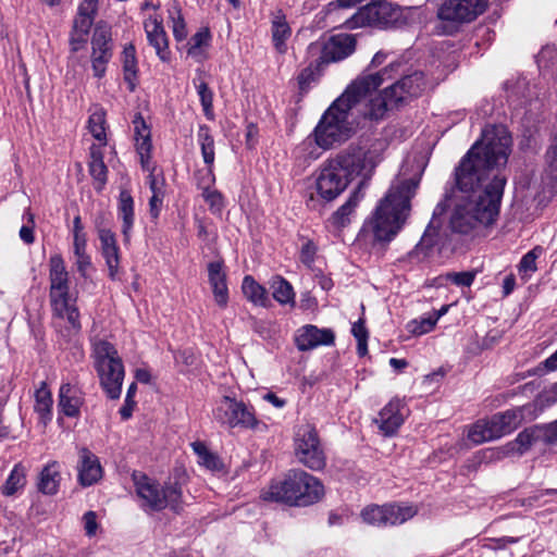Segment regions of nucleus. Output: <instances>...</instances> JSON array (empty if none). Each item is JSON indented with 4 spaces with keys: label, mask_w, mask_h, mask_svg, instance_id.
Instances as JSON below:
<instances>
[{
    "label": "nucleus",
    "mask_w": 557,
    "mask_h": 557,
    "mask_svg": "<svg viewBox=\"0 0 557 557\" xmlns=\"http://www.w3.org/2000/svg\"><path fill=\"white\" fill-rule=\"evenodd\" d=\"M511 145V136L504 125H487L461 159L455 177L465 196L451 212L453 232L476 234L495 222L506 185L500 169L507 164Z\"/></svg>",
    "instance_id": "obj_1"
},
{
    "label": "nucleus",
    "mask_w": 557,
    "mask_h": 557,
    "mask_svg": "<svg viewBox=\"0 0 557 557\" xmlns=\"http://www.w3.org/2000/svg\"><path fill=\"white\" fill-rule=\"evenodd\" d=\"M394 64L376 73H363L358 76L322 115L313 131L314 141L323 149L341 145L351 137L360 120L380 121L385 116V102L377 99L368 102L371 91H375L385 78H392L389 72Z\"/></svg>",
    "instance_id": "obj_2"
},
{
    "label": "nucleus",
    "mask_w": 557,
    "mask_h": 557,
    "mask_svg": "<svg viewBox=\"0 0 557 557\" xmlns=\"http://www.w3.org/2000/svg\"><path fill=\"white\" fill-rule=\"evenodd\" d=\"M419 181L418 177L397 181L380 201L366 224L376 240L389 242L399 232L409 215L410 200L416 194Z\"/></svg>",
    "instance_id": "obj_3"
},
{
    "label": "nucleus",
    "mask_w": 557,
    "mask_h": 557,
    "mask_svg": "<svg viewBox=\"0 0 557 557\" xmlns=\"http://www.w3.org/2000/svg\"><path fill=\"white\" fill-rule=\"evenodd\" d=\"M324 494L322 483L305 471H292L284 480L272 483L261 497L264 500L281 502L292 506H309L319 502Z\"/></svg>",
    "instance_id": "obj_4"
},
{
    "label": "nucleus",
    "mask_w": 557,
    "mask_h": 557,
    "mask_svg": "<svg viewBox=\"0 0 557 557\" xmlns=\"http://www.w3.org/2000/svg\"><path fill=\"white\" fill-rule=\"evenodd\" d=\"M92 356L102 388L110 398L117 399L125 373L117 350L111 343L97 339L92 343Z\"/></svg>",
    "instance_id": "obj_5"
},
{
    "label": "nucleus",
    "mask_w": 557,
    "mask_h": 557,
    "mask_svg": "<svg viewBox=\"0 0 557 557\" xmlns=\"http://www.w3.org/2000/svg\"><path fill=\"white\" fill-rule=\"evenodd\" d=\"M136 494L145 509L161 511L170 507L174 511L182 508V487L178 483L161 486L145 474H134Z\"/></svg>",
    "instance_id": "obj_6"
},
{
    "label": "nucleus",
    "mask_w": 557,
    "mask_h": 557,
    "mask_svg": "<svg viewBox=\"0 0 557 557\" xmlns=\"http://www.w3.org/2000/svg\"><path fill=\"white\" fill-rule=\"evenodd\" d=\"M333 161L339 163V169L349 182L356 177L368 181L373 175L376 165L381 161V157L370 145L362 143L349 145L333 158Z\"/></svg>",
    "instance_id": "obj_7"
},
{
    "label": "nucleus",
    "mask_w": 557,
    "mask_h": 557,
    "mask_svg": "<svg viewBox=\"0 0 557 557\" xmlns=\"http://www.w3.org/2000/svg\"><path fill=\"white\" fill-rule=\"evenodd\" d=\"M486 7L487 0H445L437 11V33L454 34L460 24L472 22Z\"/></svg>",
    "instance_id": "obj_8"
},
{
    "label": "nucleus",
    "mask_w": 557,
    "mask_h": 557,
    "mask_svg": "<svg viewBox=\"0 0 557 557\" xmlns=\"http://www.w3.org/2000/svg\"><path fill=\"white\" fill-rule=\"evenodd\" d=\"M212 417L220 425L230 429L257 430L260 425L251 405L230 396H223L215 404Z\"/></svg>",
    "instance_id": "obj_9"
},
{
    "label": "nucleus",
    "mask_w": 557,
    "mask_h": 557,
    "mask_svg": "<svg viewBox=\"0 0 557 557\" xmlns=\"http://www.w3.org/2000/svg\"><path fill=\"white\" fill-rule=\"evenodd\" d=\"M403 21L400 7L387 1H374L360 8L347 23L349 28L364 26L387 28L398 26Z\"/></svg>",
    "instance_id": "obj_10"
},
{
    "label": "nucleus",
    "mask_w": 557,
    "mask_h": 557,
    "mask_svg": "<svg viewBox=\"0 0 557 557\" xmlns=\"http://www.w3.org/2000/svg\"><path fill=\"white\" fill-rule=\"evenodd\" d=\"M426 87V79L423 72L412 71L399 78L389 87L385 88L381 94L373 95L370 92L368 102H374L382 99L385 102V113L389 107L397 106L409 99L417 98L422 95Z\"/></svg>",
    "instance_id": "obj_11"
},
{
    "label": "nucleus",
    "mask_w": 557,
    "mask_h": 557,
    "mask_svg": "<svg viewBox=\"0 0 557 557\" xmlns=\"http://www.w3.org/2000/svg\"><path fill=\"white\" fill-rule=\"evenodd\" d=\"M294 446L297 459L307 468L321 470L325 467L324 448L314 425H299L294 436Z\"/></svg>",
    "instance_id": "obj_12"
},
{
    "label": "nucleus",
    "mask_w": 557,
    "mask_h": 557,
    "mask_svg": "<svg viewBox=\"0 0 557 557\" xmlns=\"http://www.w3.org/2000/svg\"><path fill=\"white\" fill-rule=\"evenodd\" d=\"M550 432L549 423L524 429L513 441L493 449L492 457L500 460L507 457L522 456L537 442L555 444Z\"/></svg>",
    "instance_id": "obj_13"
},
{
    "label": "nucleus",
    "mask_w": 557,
    "mask_h": 557,
    "mask_svg": "<svg viewBox=\"0 0 557 557\" xmlns=\"http://www.w3.org/2000/svg\"><path fill=\"white\" fill-rule=\"evenodd\" d=\"M338 165V162L330 159L321 166L318 173L315 189L318 195L326 201H332L338 197L349 184V180Z\"/></svg>",
    "instance_id": "obj_14"
},
{
    "label": "nucleus",
    "mask_w": 557,
    "mask_h": 557,
    "mask_svg": "<svg viewBox=\"0 0 557 557\" xmlns=\"http://www.w3.org/2000/svg\"><path fill=\"white\" fill-rule=\"evenodd\" d=\"M356 48V39L349 34H338L323 42H312L308 47V53L315 55L321 53L320 63L341 61L350 55Z\"/></svg>",
    "instance_id": "obj_15"
},
{
    "label": "nucleus",
    "mask_w": 557,
    "mask_h": 557,
    "mask_svg": "<svg viewBox=\"0 0 557 557\" xmlns=\"http://www.w3.org/2000/svg\"><path fill=\"white\" fill-rule=\"evenodd\" d=\"M112 58L111 30L104 23H98L91 38V67L94 76H104L107 65Z\"/></svg>",
    "instance_id": "obj_16"
},
{
    "label": "nucleus",
    "mask_w": 557,
    "mask_h": 557,
    "mask_svg": "<svg viewBox=\"0 0 557 557\" xmlns=\"http://www.w3.org/2000/svg\"><path fill=\"white\" fill-rule=\"evenodd\" d=\"M50 301L59 308H65V299L70 297V276L61 255L49 259Z\"/></svg>",
    "instance_id": "obj_17"
},
{
    "label": "nucleus",
    "mask_w": 557,
    "mask_h": 557,
    "mask_svg": "<svg viewBox=\"0 0 557 557\" xmlns=\"http://www.w3.org/2000/svg\"><path fill=\"white\" fill-rule=\"evenodd\" d=\"M98 9V0H83L73 22L70 42L73 51L81 49L92 26Z\"/></svg>",
    "instance_id": "obj_18"
},
{
    "label": "nucleus",
    "mask_w": 557,
    "mask_h": 557,
    "mask_svg": "<svg viewBox=\"0 0 557 557\" xmlns=\"http://www.w3.org/2000/svg\"><path fill=\"white\" fill-rule=\"evenodd\" d=\"M407 413L408 410L405 401L399 398H393L381 409L374 422L383 435L392 436L401 426Z\"/></svg>",
    "instance_id": "obj_19"
},
{
    "label": "nucleus",
    "mask_w": 557,
    "mask_h": 557,
    "mask_svg": "<svg viewBox=\"0 0 557 557\" xmlns=\"http://www.w3.org/2000/svg\"><path fill=\"white\" fill-rule=\"evenodd\" d=\"M150 169H143L148 173L147 183L151 191L149 199V213L152 219H158L163 208L164 198L166 195V181L162 171H158L153 162L149 163Z\"/></svg>",
    "instance_id": "obj_20"
},
{
    "label": "nucleus",
    "mask_w": 557,
    "mask_h": 557,
    "mask_svg": "<svg viewBox=\"0 0 557 557\" xmlns=\"http://www.w3.org/2000/svg\"><path fill=\"white\" fill-rule=\"evenodd\" d=\"M532 406L525 405L508 409L490 418L497 438L515 431L525 419V412H531Z\"/></svg>",
    "instance_id": "obj_21"
},
{
    "label": "nucleus",
    "mask_w": 557,
    "mask_h": 557,
    "mask_svg": "<svg viewBox=\"0 0 557 557\" xmlns=\"http://www.w3.org/2000/svg\"><path fill=\"white\" fill-rule=\"evenodd\" d=\"M144 28L146 32L149 44L154 48L157 55L163 62L170 60L171 52L169 49V40L166 33L163 28L162 22L157 17H148L144 22Z\"/></svg>",
    "instance_id": "obj_22"
},
{
    "label": "nucleus",
    "mask_w": 557,
    "mask_h": 557,
    "mask_svg": "<svg viewBox=\"0 0 557 557\" xmlns=\"http://www.w3.org/2000/svg\"><path fill=\"white\" fill-rule=\"evenodd\" d=\"M207 270L214 300L219 307L225 308L228 301V289L224 263L221 260L209 262Z\"/></svg>",
    "instance_id": "obj_23"
},
{
    "label": "nucleus",
    "mask_w": 557,
    "mask_h": 557,
    "mask_svg": "<svg viewBox=\"0 0 557 557\" xmlns=\"http://www.w3.org/2000/svg\"><path fill=\"white\" fill-rule=\"evenodd\" d=\"M297 348L301 351L313 349L320 345H331L334 334L331 330H320L314 325H306L296 335Z\"/></svg>",
    "instance_id": "obj_24"
},
{
    "label": "nucleus",
    "mask_w": 557,
    "mask_h": 557,
    "mask_svg": "<svg viewBox=\"0 0 557 557\" xmlns=\"http://www.w3.org/2000/svg\"><path fill=\"white\" fill-rule=\"evenodd\" d=\"M133 124L136 141V151L139 156L141 168L150 169V152L152 149L150 127L147 125L146 121L140 114L135 115Z\"/></svg>",
    "instance_id": "obj_25"
},
{
    "label": "nucleus",
    "mask_w": 557,
    "mask_h": 557,
    "mask_svg": "<svg viewBox=\"0 0 557 557\" xmlns=\"http://www.w3.org/2000/svg\"><path fill=\"white\" fill-rule=\"evenodd\" d=\"M292 36V28L285 13L278 9L271 13V38L274 49L280 54L287 51V40Z\"/></svg>",
    "instance_id": "obj_26"
},
{
    "label": "nucleus",
    "mask_w": 557,
    "mask_h": 557,
    "mask_svg": "<svg viewBox=\"0 0 557 557\" xmlns=\"http://www.w3.org/2000/svg\"><path fill=\"white\" fill-rule=\"evenodd\" d=\"M78 480L83 486H90L102 476V468L98 458L87 448L79 450Z\"/></svg>",
    "instance_id": "obj_27"
},
{
    "label": "nucleus",
    "mask_w": 557,
    "mask_h": 557,
    "mask_svg": "<svg viewBox=\"0 0 557 557\" xmlns=\"http://www.w3.org/2000/svg\"><path fill=\"white\" fill-rule=\"evenodd\" d=\"M52 394L47 383L41 381L34 392V411L42 426H46L52 419Z\"/></svg>",
    "instance_id": "obj_28"
},
{
    "label": "nucleus",
    "mask_w": 557,
    "mask_h": 557,
    "mask_svg": "<svg viewBox=\"0 0 557 557\" xmlns=\"http://www.w3.org/2000/svg\"><path fill=\"white\" fill-rule=\"evenodd\" d=\"M83 405L81 391L69 384H62L59 391V407L66 417H77Z\"/></svg>",
    "instance_id": "obj_29"
},
{
    "label": "nucleus",
    "mask_w": 557,
    "mask_h": 557,
    "mask_svg": "<svg viewBox=\"0 0 557 557\" xmlns=\"http://www.w3.org/2000/svg\"><path fill=\"white\" fill-rule=\"evenodd\" d=\"M102 149L103 148H101V146H96V144H94L90 147V160L88 163L89 174L91 175L95 188L98 191H101L103 186L106 185L108 174V169L103 161Z\"/></svg>",
    "instance_id": "obj_30"
},
{
    "label": "nucleus",
    "mask_w": 557,
    "mask_h": 557,
    "mask_svg": "<svg viewBox=\"0 0 557 557\" xmlns=\"http://www.w3.org/2000/svg\"><path fill=\"white\" fill-rule=\"evenodd\" d=\"M117 210L119 216L122 220L121 231L124 236V242L127 243L131 238V232L134 225V200L126 189L120 193Z\"/></svg>",
    "instance_id": "obj_31"
},
{
    "label": "nucleus",
    "mask_w": 557,
    "mask_h": 557,
    "mask_svg": "<svg viewBox=\"0 0 557 557\" xmlns=\"http://www.w3.org/2000/svg\"><path fill=\"white\" fill-rule=\"evenodd\" d=\"M214 182L212 169H207L198 185L202 188V197L213 213H220L224 208L223 196L216 189H210Z\"/></svg>",
    "instance_id": "obj_32"
},
{
    "label": "nucleus",
    "mask_w": 557,
    "mask_h": 557,
    "mask_svg": "<svg viewBox=\"0 0 557 557\" xmlns=\"http://www.w3.org/2000/svg\"><path fill=\"white\" fill-rule=\"evenodd\" d=\"M242 290L248 301L259 307H268L270 298L267 289L260 285L251 275L243 278Z\"/></svg>",
    "instance_id": "obj_33"
},
{
    "label": "nucleus",
    "mask_w": 557,
    "mask_h": 557,
    "mask_svg": "<svg viewBox=\"0 0 557 557\" xmlns=\"http://www.w3.org/2000/svg\"><path fill=\"white\" fill-rule=\"evenodd\" d=\"M60 480L59 465L53 461L41 470L37 484L38 490L44 494L53 495L59 490Z\"/></svg>",
    "instance_id": "obj_34"
},
{
    "label": "nucleus",
    "mask_w": 557,
    "mask_h": 557,
    "mask_svg": "<svg viewBox=\"0 0 557 557\" xmlns=\"http://www.w3.org/2000/svg\"><path fill=\"white\" fill-rule=\"evenodd\" d=\"M121 62L123 65L124 79L128 84L129 90L133 91L136 87L138 73L136 49L134 45L129 44L125 46L122 52Z\"/></svg>",
    "instance_id": "obj_35"
},
{
    "label": "nucleus",
    "mask_w": 557,
    "mask_h": 557,
    "mask_svg": "<svg viewBox=\"0 0 557 557\" xmlns=\"http://www.w3.org/2000/svg\"><path fill=\"white\" fill-rule=\"evenodd\" d=\"M273 298L281 305H294L295 293L293 286L282 276H274L270 282Z\"/></svg>",
    "instance_id": "obj_36"
},
{
    "label": "nucleus",
    "mask_w": 557,
    "mask_h": 557,
    "mask_svg": "<svg viewBox=\"0 0 557 557\" xmlns=\"http://www.w3.org/2000/svg\"><path fill=\"white\" fill-rule=\"evenodd\" d=\"M542 180L552 189H557V133L546 152V166Z\"/></svg>",
    "instance_id": "obj_37"
},
{
    "label": "nucleus",
    "mask_w": 557,
    "mask_h": 557,
    "mask_svg": "<svg viewBox=\"0 0 557 557\" xmlns=\"http://www.w3.org/2000/svg\"><path fill=\"white\" fill-rule=\"evenodd\" d=\"M468 438L473 444H482L488 441L497 440V435L492 428V422L487 420H479L468 431Z\"/></svg>",
    "instance_id": "obj_38"
},
{
    "label": "nucleus",
    "mask_w": 557,
    "mask_h": 557,
    "mask_svg": "<svg viewBox=\"0 0 557 557\" xmlns=\"http://www.w3.org/2000/svg\"><path fill=\"white\" fill-rule=\"evenodd\" d=\"M210 33L208 29L197 32L188 42L187 54L196 62H202L206 58L205 48L209 46Z\"/></svg>",
    "instance_id": "obj_39"
},
{
    "label": "nucleus",
    "mask_w": 557,
    "mask_h": 557,
    "mask_svg": "<svg viewBox=\"0 0 557 557\" xmlns=\"http://www.w3.org/2000/svg\"><path fill=\"white\" fill-rule=\"evenodd\" d=\"M88 129L96 140L99 141L97 146L103 148L107 145L106 134V112L101 108H97L88 119Z\"/></svg>",
    "instance_id": "obj_40"
},
{
    "label": "nucleus",
    "mask_w": 557,
    "mask_h": 557,
    "mask_svg": "<svg viewBox=\"0 0 557 557\" xmlns=\"http://www.w3.org/2000/svg\"><path fill=\"white\" fill-rule=\"evenodd\" d=\"M193 83L199 96L206 117L212 120L214 117L212 90L209 88L206 81L201 77V73H199L198 76L194 78Z\"/></svg>",
    "instance_id": "obj_41"
},
{
    "label": "nucleus",
    "mask_w": 557,
    "mask_h": 557,
    "mask_svg": "<svg viewBox=\"0 0 557 557\" xmlns=\"http://www.w3.org/2000/svg\"><path fill=\"white\" fill-rule=\"evenodd\" d=\"M385 524L396 525L406 522L416 516L417 509L412 506L385 505Z\"/></svg>",
    "instance_id": "obj_42"
},
{
    "label": "nucleus",
    "mask_w": 557,
    "mask_h": 557,
    "mask_svg": "<svg viewBox=\"0 0 557 557\" xmlns=\"http://www.w3.org/2000/svg\"><path fill=\"white\" fill-rule=\"evenodd\" d=\"M198 143L200 145L203 162L211 169L214 162V139L207 126H200L198 131Z\"/></svg>",
    "instance_id": "obj_43"
},
{
    "label": "nucleus",
    "mask_w": 557,
    "mask_h": 557,
    "mask_svg": "<svg viewBox=\"0 0 557 557\" xmlns=\"http://www.w3.org/2000/svg\"><path fill=\"white\" fill-rule=\"evenodd\" d=\"M26 484L25 468L23 466L15 465L10 475L5 480L2 486V493L5 496H12L17 491L22 490Z\"/></svg>",
    "instance_id": "obj_44"
},
{
    "label": "nucleus",
    "mask_w": 557,
    "mask_h": 557,
    "mask_svg": "<svg viewBox=\"0 0 557 557\" xmlns=\"http://www.w3.org/2000/svg\"><path fill=\"white\" fill-rule=\"evenodd\" d=\"M361 197L360 191H355L349 199L334 212L332 220L336 226L343 227L349 222L348 218L359 203Z\"/></svg>",
    "instance_id": "obj_45"
},
{
    "label": "nucleus",
    "mask_w": 557,
    "mask_h": 557,
    "mask_svg": "<svg viewBox=\"0 0 557 557\" xmlns=\"http://www.w3.org/2000/svg\"><path fill=\"white\" fill-rule=\"evenodd\" d=\"M543 252L544 249L541 246H536L522 257L518 267L519 274L522 280H529L537 270L536 259L541 257Z\"/></svg>",
    "instance_id": "obj_46"
},
{
    "label": "nucleus",
    "mask_w": 557,
    "mask_h": 557,
    "mask_svg": "<svg viewBox=\"0 0 557 557\" xmlns=\"http://www.w3.org/2000/svg\"><path fill=\"white\" fill-rule=\"evenodd\" d=\"M191 448L198 456L199 463L205 466L207 469L219 470L222 467L220 458L215 454L211 453L205 443L194 442L191 443Z\"/></svg>",
    "instance_id": "obj_47"
},
{
    "label": "nucleus",
    "mask_w": 557,
    "mask_h": 557,
    "mask_svg": "<svg viewBox=\"0 0 557 557\" xmlns=\"http://www.w3.org/2000/svg\"><path fill=\"white\" fill-rule=\"evenodd\" d=\"M172 21V30L176 40L181 41L186 38L187 29L181 8L178 5L172 7L169 11Z\"/></svg>",
    "instance_id": "obj_48"
},
{
    "label": "nucleus",
    "mask_w": 557,
    "mask_h": 557,
    "mask_svg": "<svg viewBox=\"0 0 557 557\" xmlns=\"http://www.w3.org/2000/svg\"><path fill=\"white\" fill-rule=\"evenodd\" d=\"M440 314H431L420 320H413L408 324V330L414 335H423L431 332L436 325Z\"/></svg>",
    "instance_id": "obj_49"
},
{
    "label": "nucleus",
    "mask_w": 557,
    "mask_h": 557,
    "mask_svg": "<svg viewBox=\"0 0 557 557\" xmlns=\"http://www.w3.org/2000/svg\"><path fill=\"white\" fill-rule=\"evenodd\" d=\"M385 516V506H370L361 512L363 521L373 525H386Z\"/></svg>",
    "instance_id": "obj_50"
},
{
    "label": "nucleus",
    "mask_w": 557,
    "mask_h": 557,
    "mask_svg": "<svg viewBox=\"0 0 557 557\" xmlns=\"http://www.w3.org/2000/svg\"><path fill=\"white\" fill-rule=\"evenodd\" d=\"M53 310L60 315L65 317L73 329L78 330L79 324V312L76 307L71 304V298L65 299V308H59L55 304H51Z\"/></svg>",
    "instance_id": "obj_51"
},
{
    "label": "nucleus",
    "mask_w": 557,
    "mask_h": 557,
    "mask_svg": "<svg viewBox=\"0 0 557 557\" xmlns=\"http://www.w3.org/2000/svg\"><path fill=\"white\" fill-rule=\"evenodd\" d=\"M109 269L110 277L114 278L120 268V248L119 245L101 250Z\"/></svg>",
    "instance_id": "obj_52"
},
{
    "label": "nucleus",
    "mask_w": 557,
    "mask_h": 557,
    "mask_svg": "<svg viewBox=\"0 0 557 557\" xmlns=\"http://www.w3.org/2000/svg\"><path fill=\"white\" fill-rule=\"evenodd\" d=\"M97 233L100 240V249H107L117 245L116 235L102 223H97Z\"/></svg>",
    "instance_id": "obj_53"
},
{
    "label": "nucleus",
    "mask_w": 557,
    "mask_h": 557,
    "mask_svg": "<svg viewBox=\"0 0 557 557\" xmlns=\"http://www.w3.org/2000/svg\"><path fill=\"white\" fill-rule=\"evenodd\" d=\"M317 253V247L311 240H307L304 243L301 249H300V261L308 268H311L314 257Z\"/></svg>",
    "instance_id": "obj_54"
},
{
    "label": "nucleus",
    "mask_w": 557,
    "mask_h": 557,
    "mask_svg": "<svg viewBox=\"0 0 557 557\" xmlns=\"http://www.w3.org/2000/svg\"><path fill=\"white\" fill-rule=\"evenodd\" d=\"M26 215L28 218V223L21 227V230H20V237H21V239L24 243L33 244L34 240H35V237H34V225H35L34 215L29 211L26 212Z\"/></svg>",
    "instance_id": "obj_55"
},
{
    "label": "nucleus",
    "mask_w": 557,
    "mask_h": 557,
    "mask_svg": "<svg viewBox=\"0 0 557 557\" xmlns=\"http://www.w3.org/2000/svg\"><path fill=\"white\" fill-rule=\"evenodd\" d=\"M447 277L458 286L469 287L473 283L475 274L473 272L467 271L459 273H450L448 274Z\"/></svg>",
    "instance_id": "obj_56"
},
{
    "label": "nucleus",
    "mask_w": 557,
    "mask_h": 557,
    "mask_svg": "<svg viewBox=\"0 0 557 557\" xmlns=\"http://www.w3.org/2000/svg\"><path fill=\"white\" fill-rule=\"evenodd\" d=\"M84 530L88 536H94L98 529L97 516L94 511H87L83 516Z\"/></svg>",
    "instance_id": "obj_57"
},
{
    "label": "nucleus",
    "mask_w": 557,
    "mask_h": 557,
    "mask_svg": "<svg viewBox=\"0 0 557 557\" xmlns=\"http://www.w3.org/2000/svg\"><path fill=\"white\" fill-rule=\"evenodd\" d=\"M75 257H76L75 264H76L77 271L81 273L82 276L86 277L87 272L91 267L90 257L87 253L86 255L81 253L79 256H75Z\"/></svg>",
    "instance_id": "obj_58"
},
{
    "label": "nucleus",
    "mask_w": 557,
    "mask_h": 557,
    "mask_svg": "<svg viewBox=\"0 0 557 557\" xmlns=\"http://www.w3.org/2000/svg\"><path fill=\"white\" fill-rule=\"evenodd\" d=\"M351 332L357 341L368 339V331L362 319L352 324Z\"/></svg>",
    "instance_id": "obj_59"
},
{
    "label": "nucleus",
    "mask_w": 557,
    "mask_h": 557,
    "mask_svg": "<svg viewBox=\"0 0 557 557\" xmlns=\"http://www.w3.org/2000/svg\"><path fill=\"white\" fill-rule=\"evenodd\" d=\"M86 244H87L86 235L74 236V242H73L74 255L75 256H79L81 253L86 255L87 253L86 252Z\"/></svg>",
    "instance_id": "obj_60"
},
{
    "label": "nucleus",
    "mask_w": 557,
    "mask_h": 557,
    "mask_svg": "<svg viewBox=\"0 0 557 557\" xmlns=\"http://www.w3.org/2000/svg\"><path fill=\"white\" fill-rule=\"evenodd\" d=\"M135 405V400H124V405L120 409V414L123 420H128L132 417Z\"/></svg>",
    "instance_id": "obj_61"
},
{
    "label": "nucleus",
    "mask_w": 557,
    "mask_h": 557,
    "mask_svg": "<svg viewBox=\"0 0 557 557\" xmlns=\"http://www.w3.org/2000/svg\"><path fill=\"white\" fill-rule=\"evenodd\" d=\"M313 79V70L311 66L306 67L301 71V73L298 76V82L301 88L305 85H308Z\"/></svg>",
    "instance_id": "obj_62"
},
{
    "label": "nucleus",
    "mask_w": 557,
    "mask_h": 557,
    "mask_svg": "<svg viewBox=\"0 0 557 557\" xmlns=\"http://www.w3.org/2000/svg\"><path fill=\"white\" fill-rule=\"evenodd\" d=\"M541 367H543L546 371H556L557 370V350L550 355L548 358H546L542 363Z\"/></svg>",
    "instance_id": "obj_63"
},
{
    "label": "nucleus",
    "mask_w": 557,
    "mask_h": 557,
    "mask_svg": "<svg viewBox=\"0 0 557 557\" xmlns=\"http://www.w3.org/2000/svg\"><path fill=\"white\" fill-rule=\"evenodd\" d=\"M515 285H516L515 276L512 274L507 275L503 282L504 295L508 296L515 289Z\"/></svg>",
    "instance_id": "obj_64"
}]
</instances>
